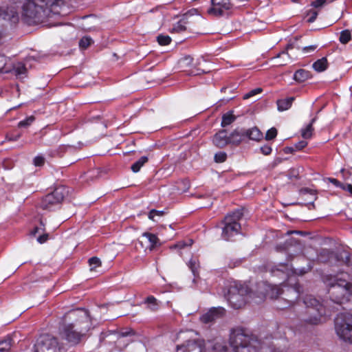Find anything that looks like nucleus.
Returning a JSON list of instances; mask_svg holds the SVG:
<instances>
[{
  "label": "nucleus",
  "instance_id": "f257e3e1",
  "mask_svg": "<svg viewBox=\"0 0 352 352\" xmlns=\"http://www.w3.org/2000/svg\"><path fill=\"white\" fill-rule=\"evenodd\" d=\"M323 282L328 287L329 301L326 300L324 303H320L311 295H307L303 299V304L307 309V313L312 315L304 320L311 324L320 322L322 316H329L335 309H338L336 306L350 300L352 296L351 278L346 272L326 275L323 277Z\"/></svg>",
  "mask_w": 352,
  "mask_h": 352
},
{
  "label": "nucleus",
  "instance_id": "f03ea898",
  "mask_svg": "<svg viewBox=\"0 0 352 352\" xmlns=\"http://www.w3.org/2000/svg\"><path fill=\"white\" fill-rule=\"evenodd\" d=\"M285 340L278 339L258 340L253 335H249L242 329H234L230 334V344L233 352H285ZM210 352H232L227 342L217 339L211 346Z\"/></svg>",
  "mask_w": 352,
  "mask_h": 352
},
{
  "label": "nucleus",
  "instance_id": "7ed1b4c3",
  "mask_svg": "<svg viewBox=\"0 0 352 352\" xmlns=\"http://www.w3.org/2000/svg\"><path fill=\"white\" fill-rule=\"evenodd\" d=\"M88 314L85 310H72L65 316L61 333L72 345L77 344L88 331Z\"/></svg>",
  "mask_w": 352,
  "mask_h": 352
},
{
  "label": "nucleus",
  "instance_id": "20e7f679",
  "mask_svg": "<svg viewBox=\"0 0 352 352\" xmlns=\"http://www.w3.org/2000/svg\"><path fill=\"white\" fill-rule=\"evenodd\" d=\"M22 20L28 25L39 23L44 17L54 14L51 6L40 0H22L21 1Z\"/></svg>",
  "mask_w": 352,
  "mask_h": 352
},
{
  "label": "nucleus",
  "instance_id": "39448f33",
  "mask_svg": "<svg viewBox=\"0 0 352 352\" xmlns=\"http://www.w3.org/2000/svg\"><path fill=\"white\" fill-rule=\"evenodd\" d=\"M227 300L235 309L241 308L251 298L254 301L255 292L250 291L248 285L234 283L230 285L226 296Z\"/></svg>",
  "mask_w": 352,
  "mask_h": 352
},
{
  "label": "nucleus",
  "instance_id": "423d86ee",
  "mask_svg": "<svg viewBox=\"0 0 352 352\" xmlns=\"http://www.w3.org/2000/svg\"><path fill=\"white\" fill-rule=\"evenodd\" d=\"M335 330L340 339L352 344V314L339 315L335 320Z\"/></svg>",
  "mask_w": 352,
  "mask_h": 352
},
{
  "label": "nucleus",
  "instance_id": "0eeeda50",
  "mask_svg": "<svg viewBox=\"0 0 352 352\" xmlns=\"http://www.w3.org/2000/svg\"><path fill=\"white\" fill-rule=\"evenodd\" d=\"M243 214V209H237L225 217L223 221L224 226L222 229V237L225 240H229L230 237L239 233L241 229L239 221Z\"/></svg>",
  "mask_w": 352,
  "mask_h": 352
},
{
  "label": "nucleus",
  "instance_id": "6e6552de",
  "mask_svg": "<svg viewBox=\"0 0 352 352\" xmlns=\"http://www.w3.org/2000/svg\"><path fill=\"white\" fill-rule=\"evenodd\" d=\"M34 352H64L56 338L45 334L41 336L34 346Z\"/></svg>",
  "mask_w": 352,
  "mask_h": 352
},
{
  "label": "nucleus",
  "instance_id": "1a4fd4ad",
  "mask_svg": "<svg viewBox=\"0 0 352 352\" xmlns=\"http://www.w3.org/2000/svg\"><path fill=\"white\" fill-rule=\"evenodd\" d=\"M256 287L255 303L261 302L266 296L272 299L276 298L281 294V289L278 285H270L264 281L258 283Z\"/></svg>",
  "mask_w": 352,
  "mask_h": 352
},
{
  "label": "nucleus",
  "instance_id": "9d476101",
  "mask_svg": "<svg viewBox=\"0 0 352 352\" xmlns=\"http://www.w3.org/2000/svg\"><path fill=\"white\" fill-rule=\"evenodd\" d=\"M66 190L64 187L56 188L52 193L47 195L41 202V207L43 209L51 210L54 206L59 204L66 195Z\"/></svg>",
  "mask_w": 352,
  "mask_h": 352
},
{
  "label": "nucleus",
  "instance_id": "9b49d317",
  "mask_svg": "<svg viewBox=\"0 0 352 352\" xmlns=\"http://www.w3.org/2000/svg\"><path fill=\"white\" fill-rule=\"evenodd\" d=\"M176 352H206L205 342L199 339L188 340L177 345Z\"/></svg>",
  "mask_w": 352,
  "mask_h": 352
},
{
  "label": "nucleus",
  "instance_id": "f8f14e48",
  "mask_svg": "<svg viewBox=\"0 0 352 352\" xmlns=\"http://www.w3.org/2000/svg\"><path fill=\"white\" fill-rule=\"evenodd\" d=\"M210 2L211 7L207 12L216 16H223L232 7L230 0H211Z\"/></svg>",
  "mask_w": 352,
  "mask_h": 352
},
{
  "label": "nucleus",
  "instance_id": "ddd939ff",
  "mask_svg": "<svg viewBox=\"0 0 352 352\" xmlns=\"http://www.w3.org/2000/svg\"><path fill=\"white\" fill-rule=\"evenodd\" d=\"M179 64L182 67H190L189 69L185 70L189 76H197L204 73V70L198 67L200 65V60L197 59L194 62V59L189 55L185 56L179 60Z\"/></svg>",
  "mask_w": 352,
  "mask_h": 352
},
{
  "label": "nucleus",
  "instance_id": "4468645a",
  "mask_svg": "<svg viewBox=\"0 0 352 352\" xmlns=\"http://www.w3.org/2000/svg\"><path fill=\"white\" fill-rule=\"evenodd\" d=\"M305 272L306 270L304 268L300 270L298 272H297V270L289 269L287 265L282 263H280L278 267H276L275 268H273L272 270V273L273 274V275L279 276L280 274H281L283 279L287 278L290 273L298 274L301 275L305 274Z\"/></svg>",
  "mask_w": 352,
  "mask_h": 352
},
{
  "label": "nucleus",
  "instance_id": "2eb2a0df",
  "mask_svg": "<svg viewBox=\"0 0 352 352\" xmlns=\"http://www.w3.org/2000/svg\"><path fill=\"white\" fill-rule=\"evenodd\" d=\"M224 314L225 309L223 307H213L207 313L203 314L200 317V320L202 322L207 324L221 318Z\"/></svg>",
  "mask_w": 352,
  "mask_h": 352
},
{
  "label": "nucleus",
  "instance_id": "dca6fc26",
  "mask_svg": "<svg viewBox=\"0 0 352 352\" xmlns=\"http://www.w3.org/2000/svg\"><path fill=\"white\" fill-rule=\"evenodd\" d=\"M245 140V129H236L230 135V144L239 145Z\"/></svg>",
  "mask_w": 352,
  "mask_h": 352
},
{
  "label": "nucleus",
  "instance_id": "f3484780",
  "mask_svg": "<svg viewBox=\"0 0 352 352\" xmlns=\"http://www.w3.org/2000/svg\"><path fill=\"white\" fill-rule=\"evenodd\" d=\"M213 143L218 147L223 148L230 144V135H227L226 130H221L217 133L213 138Z\"/></svg>",
  "mask_w": 352,
  "mask_h": 352
},
{
  "label": "nucleus",
  "instance_id": "a211bd4d",
  "mask_svg": "<svg viewBox=\"0 0 352 352\" xmlns=\"http://www.w3.org/2000/svg\"><path fill=\"white\" fill-rule=\"evenodd\" d=\"M142 237L145 238L148 241V245L146 247V249H148L150 251H152L156 247L161 245L160 239L153 233L145 232L142 233Z\"/></svg>",
  "mask_w": 352,
  "mask_h": 352
},
{
  "label": "nucleus",
  "instance_id": "6ab92c4d",
  "mask_svg": "<svg viewBox=\"0 0 352 352\" xmlns=\"http://www.w3.org/2000/svg\"><path fill=\"white\" fill-rule=\"evenodd\" d=\"M245 138L246 140L259 141L263 138V133L256 126L248 129H245Z\"/></svg>",
  "mask_w": 352,
  "mask_h": 352
},
{
  "label": "nucleus",
  "instance_id": "aec40b11",
  "mask_svg": "<svg viewBox=\"0 0 352 352\" xmlns=\"http://www.w3.org/2000/svg\"><path fill=\"white\" fill-rule=\"evenodd\" d=\"M41 2L45 3L47 6H51V10L53 11L54 14L60 13V7L63 5L65 0H40Z\"/></svg>",
  "mask_w": 352,
  "mask_h": 352
},
{
  "label": "nucleus",
  "instance_id": "412c9836",
  "mask_svg": "<svg viewBox=\"0 0 352 352\" xmlns=\"http://www.w3.org/2000/svg\"><path fill=\"white\" fill-rule=\"evenodd\" d=\"M294 100V97H289L284 99H280L277 101L278 110L279 111H283L289 109L293 101Z\"/></svg>",
  "mask_w": 352,
  "mask_h": 352
},
{
  "label": "nucleus",
  "instance_id": "4be33fe9",
  "mask_svg": "<svg viewBox=\"0 0 352 352\" xmlns=\"http://www.w3.org/2000/svg\"><path fill=\"white\" fill-rule=\"evenodd\" d=\"M313 68L318 72H322L327 69L328 61L327 58L322 57L313 63Z\"/></svg>",
  "mask_w": 352,
  "mask_h": 352
},
{
  "label": "nucleus",
  "instance_id": "5701e85b",
  "mask_svg": "<svg viewBox=\"0 0 352 352\" xmlns=\"http://www.w3.org/2000/svg\"><path fill=\"white\" fill-rule=\"evenodd\" d=\"M309 77V72L300 69L297 70L294 75V79L298 82H304Z\"/></svg>",
  "mask_w": 352,
  "mask_h": 352
},
{
  "label": "nucleus",
  "instance_id": "b1692460",
  "mask_svg": "<svg viewBox=\"0 0 352 352\" xmlns=\"http://www.w3.org/2000/svg\"><path fill=\"white\" fill-rule=\"evenodd\" d=\"M316 117L314 118L311 120V122L309 124H307L305 129H302L301 133L303 138L309 139L311 137L314 131L312 125L316 122Z\"/></svg>",
  "mask_w": 352,
  "mask_h": 352
},
{
  "label": "nucleus",
  "instance_id": "393cba45",
  "mask_svg": "<svg viewBox=\"0 0 352 352\" xmlns=\"http://www.w3.org/2000/svg\"><path fill=\"white\" fill-rule=\"evenodd\" d=\"M13 72L18 78H23L27 69L24 64L18 63L13 66Z\"/></svg>",
  "mask_w": 352,
  "mask_h": 352
},
{
  "label": "nucleus",
  "instance_id": "a878e982",
  "mask_svg": "<svg viewBox=\"0 0 352 352\" xmlns=\"http://www.w3.org/2000/svg\"><path fill=\"white\" fill-rule=\"evenodd\" d=\"M236 120V116L233 115L232 111H229L222 116L221 126L223 127L227 126L234 122Z\"/></svg>",
  "mask_w": 352,
  "mask_h": 352
},
{
  "label": "nucleus",
  "instance_id": "bb28decb",
  "mask_svg": "<svg viewBox=\"0 0 352 352\" xmlns=\"http://www.w3.org/2000/svg\"><path fill=\"white\" fill-rule=\"evenodd\" d=\"M148 161V157L146 156L141 157L138 161L134 162L131 165V170L133 173H138L140 171V168L146 163Z\"/></svg>",
  "mask_w": 352,
  "mask_h": 352
},
{
  "label": "nucleus",
  "instance_id": "cd10ccee",
  "mask_svg": "<svg viewBox=\"0 0 352 352\" xmlns=\"http://www.w3.org/2000/svg\"><path fill=\"white\" fill-rule=\"evenodd\" d=\"M186 23L187 22L186 21L185 17H184L174 25L172 32L179 33L185 31L186 29Z\"/></svg>",
  "mask_w": 352,
  "mask_h": 352
},
{
  "label": "nucleus",
  "instance_id": "c85d7f7f",
  "mask_svg": "<svg viewBox=\"0 0 352 352\" xmlns=\"http://www.w3.org/2000/svg\"><path fill=\"white\" fill-rule=\"evenodd\" d=\"M144 302L147 304L148 308L152 311H155L158 309L157 299L153 296L147 297Z\"/></svg>",
  "mask_w": 352,
  "mask_h": 352
},
{
  "label": "nucleus",
  "instance_id": "c756f323",
  "mask_svg": "<svg viewBox=\"0 0 352 352\" xmlns=\"http://www.w3.org/2000/svg\"><path fill=\"white\" fill-rule=\"evenodd\" d=\"M12 346V339L7 338L6 339L0 341V352H9Z\"/></svg>",
  "mask_w": 352,
  "mask_h": 352
},
{
  "label": "nucleus",
  "instance_id": "7c9ffc66",
  "mask_svg": "<svg viewBox=\"0 0 352 352\" xmlns=\"http://www.w3.org/2000/svg\"><path fill=\"white\" fill-rule=\"evenodd\" d=\"M188 266L192 271L194 276L195 277L197 274V269L199 267V264L196 258H191L188 263Z\"/></svg>",
  "mask_w": 352,
  "mask_h": 352
},
{
  "label": "nucleus",
  "instance_id": "2f4dec72",
  "mask_svg": "<svg viewBox=\"0 0 352 352\" xmlns=\"http://www.w3.org/2000/svg\"><path fill=\"white\" fill-rule=\"evenodd\" d=\"M351 38V32L349 30H343L340 33V41L343 43H347Z\"/></svg>",
  "mask_w": 352,
  "mask_h": 352
},
{
  "label": "nucleus",
  "instance_id": "473e14b6",
  "mask_svg": "<svg viewBox=\"0 0 352 352\" xmlns=\"http://www.w3.org/2000/svg\"><path fill=\"white\" fill-rule=\"evenodd\" d=\"M157 41L160 45H167L170 43L171 38L168 35L160 34L157 36Z\"/></svg>",
  "mask_w": 352,
  "mask_h": 352
},
{
  "label": "nucleus",
  "instance_id": "72a5a7b5",
  "mask_svg": "<svg viewBox=\"0 0 352 352\" xmlns=\"http://www.w3.org/2000/svg\"><path fill=\"white\" fill-rule=\"evenodd\" d=\"M92 43V39L89 36H84L79 41V46L82 49H86Z\"/></svg>",
  "mask_w": 352,
  "mask_h": 352
},
{
  "label": "nucleus",
  "instance_id": "f704fd0d",
  "mask_svg": "<svg viewBox=\"0 0 352 352\" xmlns=\"http://www.w3.org/2000/svg\"><path fill=\"white\" fill-rule=\"evenodd\" d=\"M192 243V239H188L187 242L179 241L177 244L170 247V249H179L182 250L187 246H190Z\"/></svg>",
  "mask_w": 352,
  "mask_h": 352
},
{
  "label": "nucleus",
  "instance_id": "c9c22d12",
  "mask_svg": "<svg viewBox=\"0 0 352 352\" xmlns=\"http://www.w3.org/2000/svg\"><path fill=\"white\" fill-rule=\"evenodd\" d=\"M7 58L3 55H0V73H8L10 70L6 67Z\"/></svg>",
  "mask_w": 352,
  "mask_h": 352
},
{
  "label": "nucleus",
  "instance_id": "e433bc0d",
  "mask_svg": "<svg viewBox=\"0 0 352 352\" xmlns=\"http://www.w3.org/2000/svg\"><path fill=\"white\" fill-rule=\"evenodd\" d=\"M318 13L316 10H310L307 12V22L308 23H313L315 21V20L317 18V16H318Z\"/></svg>",
  "mask_w": 352,
  "mask_h": 352
},
{
  "label": "nucleus",
  "instance_id": "4c0bfd02",
  "mask_svg": "<svg viewBox=\"0 0 352 352\" xmlns=\"http://www.w3.org/2000/svg\"><path fill=\"white\" fill-rule=\"evenodd\" d=\"M34 121V117L31 116L19 122V127H27Z\"/></svg>",
  "mask_w": 352,
  "mask_h": 352
},
{
  "label": "nucleus",
  "instance_id": "58836bf2",
  "mask_svg": "<svg viewBox=\"0 0 352 352\" xmlns=\"http://www.w3.org/2000/svg\"><path fill=\"white\" fill-rule=\"evenodd\" d=\"M89 263L91 267V270H94L101 264L100 259L97 257H91L89 258Z\"/></svg>",
  "mask_w": 352,
  "mask_h": 352
},
{
  "label": "nucleus",
  "instance_id": "ea45409f",
  "mask_svg": "<svg viewBox=\"0 0 352 352\" xmlns=\"http://www.w3.org/2000/svg\"><path fill=\"white\" fill-rule=\"evenodd\" d=\"M277 135V130L272 127L270 129H269L265 135V139L267 140H271L276 138Z\"/></svg>",
  "mask_w": 352,
  "mask_h": 352
},
{
  "label": "nucleus",
  "instance_id": "a19ab883",
  "mask_svg": "<svg viewBox=\"0 0 352 352\" xmlns=\"http://www.w3.org/2000/svg\"><path fill=\"white\" fill-rule=\"evenodd\" d=\"M164 211L162 210H151L149 213H148V218L153 221H155V217L158 216V217H162L163 216L164 214Z\"/></svg>",
  "mask_w": 352,
  "mask_h": 352
},
{
  "label": "nucleus",
  "instance_id": "79ce46f5",
  "mask_svg": "<svg viewBox=\"0 0 352 352\" xmlns=\"http://www.w3.org/2000/svg\"><path fill=\"white\" fill-rule=\"evenodd\" d=\"M227 155L224 152H219L215 154L214 161L217 163H221L226 161Z\"/></svg>",
  "mask_w": 352,
  "mask_h": 352
},
{
  "label": "nucleus",
  "instance_id": "37998d69",
  "mask_svg": "<svg viewBox=\"0 0 352 352\" xmlns=\"http://www.w3.org/2000/svg\"><path fill=\"white\" fill-rule=\"evenodd\" d=\"M261 91H262V89L261 88H256V89H252L250 91H249L248 93L245 94L243 96V98L248 99L253 96L260 94Z\"/></svg>",
  "mask_w": 352,
  "mask_h": 352
},
{
  "label": "nucleus",
  "instance_id": "c03bdc74",
  "mask_svg": "<svg viewBox=\"0 0 352 352\" xmlns=\"http://www.w3.org/2000/svg\"><path fill=\"white\" fill-rule=\"evenodd\" d=\"M45 163V158L42 155H37L34 159V164L36 166H43Z\"/></svg>",
  "mask_w": 352,
  "mask_h": 352
},
{
  "label": "nucleus",
  "instance_id": "a18cd8bd",
  "mask_svg": "<svg viewBox=\"0 0 352 352\" xmlns=\"http://www.w3.org/2000/svg\"><path fill=\"white\" fill-rule=\"evenodd\" d=\"M44 230V224L42 221H41V225L39 227H36L30 233L31 235L35 236L36 233L40 232H43Z\"/></svg>",
  "mask_w": 352,
  "mask_h": 352
},
{
  "label": "nucleus",
  "instance_id": "49530a36",
  "mask_svg": "<svg viewBox=\"0 0 352 352\" xmlns=\"http://www.w3.org/2000/svg\"><path fill=\"white\" fill-rule=\"evenodd\" d=\"M326 3V0H316L311 3V6L316 8H320Z\"/></svg>",
  "mask_w": 352,
  "mask_h": 352
},
{
  "label": "nucleus",
  "instance_id": "de8ad7c7",
  "mask_svg": "<svg viewBox=\"0 0 352 352\" xmlns=\"http://www.w3.org/2000/svg\"><path fill=\"white\" fill-rule=\"evenodd\" d=\"M261 151L262 152V153L267 155L271 153L272 148L270 146L265 145L261 147Z\"/></svg>",
  "mask_w": 352,
  "mask_h": 352
},
{
  "label": "nucleus",
  "instance_id": "09e8293b",
  "mask_svg": "<svg viewBox=\"0 0 352 352\" xmlns=\"http://www.w3.org/2000/svg\"><path fill=\"white\" fill-rule=\"evenodd\" d=\"M317 46L315 45H309L307 47H304L302 48V50L304 53H309L311 52H314L316 49Z\"/></svg>",
  "mask_w": 352,
  "mask_h": 352
},
{
  "label": "nucleus",
  "instance_id": "8fccbe9b",
  "mask_svg": "<svg viewBox=\"0 0 352 352\" xmlns=\"http://www.w3.org/2000/svg\"><path fill=\"white\" fill-rule=\"evenodd\" d=\"M307 142L306 141H304V140L300 141L299 142H298L297 144H295V149L300 151V150L302 149L303 148H305L307 146Z\"/></svg>",
  "mask_w": 352,
  "mask_h": 352
},
{
  "label": "nucleus",
  "instance_id": "3c124183",
  "mask_svg": "<svg viewBox=\"0 0 352 352\" xmlns=\"http://www.w3.org/2000/svg\"><path fill=\"white\" fill-rule=\"evenodd\" d=\"M47 239H48V234H43L40 235L37 238V241L39 243H43L47 241Z\"/></svg>",
  "mask_w": 352,
  "mask_h": 352
},
{
  "label": "nucleus",
  "instance_id": "603ef678",
  "mask_svg": "<svg viewBox=\"0 0 352 352\" xmlns=\"http://www.w3.org/2000/svg\"><path fill=\"white\" fill-rule=\"evenodd\" d=\"M287 291L289 292H294L296 294V297H298V295H299V293H300V286L299 285H296L294 288L288 289Z\"/></svg>",
  "mask_w": 352,
  "mask_h": 352
},
{
  "label": "nucleus",
  "instance_id": "864d4df0",
  "mask_svg": "<svg viewBox=\"0 0 352 352\" xmlns=\"http://www.w3.org/2000/svg\"><path fill=\"white\" fill-rule=\"evenodd\" d=\"M329 180L331 183H332L333 184H334L337 187H340V188H342V183H340L338 180H337L336 179H334V178H329Z\"/></svg>",
  "mask_w": 352,
  "mask_h": 352
},
{
  "label": "nucleus",
  "instance_id": "5fc2aeb1",
  "mask_svg": "<svg viewBox=\"0 0 352 352\" xmlns=\"http://www.w3.org/2000/svg\"><path fill=\"white\" fill-rule=\"evenodd\" d=\"M341 188L349 191L352 195V185L351 184H342V187Z\"/></svg>",
  "mask_w": 352,
  "mask_h": 352
},
{
  "label": "nucleus",
  "instance_id": "6e6d98bb",
  "mask_svg": "<svg viewBox=\"0 0 352 352\" xmlns=\"http://www.w3.org/2000/svg\"><path fill=\"white\" fill-rule=\"evenodd\" d=\"M287 306H278V307L279 309H285V308H287V307H292V306H294V302L292 301V300H289L287 302Z\"/></svg>",
  "mask_w": 352,
  "mask_h": 352
},
{
  "label": "nucleus",
  "instance_id": "4d7b16f0",
  "mask_svg": "<svg viewBox=\"0 0 352 352\" xmlns=\"http://www.w3.org/2000/svg\"><path fill=\"white\" fill-rule=\"evenodd\" d=\"M281 56H287V58H289V55L288 54L287 52H285V51H283L282 52H280V54H278L277 55L276 57H275L276 58H280Z\"/></svg>",
  "mask_w": 352,
  "mask_h": 352
},
{
  "label": "nucleus",
  "instance_id": "13d9d810",
  "mask_svg": "<svg viewBox=\"0 0 352 352\" xmlns=\"http://www.w3.org/2000/svg\"><path fill=\"white\" fill-rule=\"evenodd\" d=\"M130 334H131V331H128L121 332V333H120L121 338H120V340H121L122 338L127 337Z\"/></svg>",
  "mask_w": 352,
  "mask_h": 352
},
{
  "label": "nucleus",
  "instance_id": "bf43d9fd",
  "mask_svg": "<svg viewBox=\"0 0 352 352\" xmlns=\"http://www.w3.org/2000/svg\"><path fill=\"white\" fill-rule=\"evenodd\" d=\"M293 47H294V45H293V44H288V45H287V48H286V50H287V51H288L289 50H291V49H292Z\"/></svg>",
  "mask_w": 352,
  "mask_h": 352
},
{
  "label": "nucleus",
  "instance_id": "052dcab7",
  "mask_svg": "<svg viewBox=\"0 0 352 352\" xmlns=\"http://www.w3.org/2000/svg\"><path fill=\"white\" fill-rule=\"evenodd\" d=\"M287 149L288 150V151H287V153H289V152L292 153L294 151V148L292 147L287 148Z\"/></svg>",
  "mask_w": 352,
  "mask_h": 352
},
{
  "label": "nucleus",
  "instance_id": "680f3d73",
  "mask_svg": "<svg viewBox=\"0 0 352 352\" xmlns=\"http://www.w3.org/2000/svg\"><path fill=\"white\" fill-rule=\"evenodd\" d=\"M290 233L301 234V232H300V231H292V232H288V234H290Z\"/></svg>",
  "mask_w": 352,
  "mask_h": 352
},
{
  "label": "nucleus",
  "instance_id": "e2e57ef3",
  "mask_svg": "<svg viewBox=\"0 0 352 352\" xmlns=\"http://www.w3.org/2000/svg\"><path fill=\"white\" fill-rule=\"evenodd\" d=\"M19 135H17V136L14 137V138H13L12 140H17L19 139Z\"/></svg>",
  "mask_w": 352,
  "mask_h": 352
},
{
  "label": "nucleus",
  "instance_id": "0e129e2a",
  "mask_svg": "<svg viewBox=\"0 0 352 352\" xmlns=\"http://www.w3.org/2000/svg\"><path fill=\"white\" fill-rule=\"evenodd\" d=\"M226 89H227V88H226V87H223V88H221V91H224Z\"/></svg>",
  "mask_w": 352,
  "mask_h": 352
},
{
  "label": "nucleus",
  "instance_id": "69168bd1",
  "mask_svg": "<svg viewBox=\"0 0 352 352\" xmlns=\"http://www.w3.org/2000/svg\"><path fill=\"white\" fill-rule=\"evenodd\" d=\"M139 243L143 247V241H140Z\"/></svg>",
  "mask_w": 352,
  "mask_h": 352
},
{
  "label": "nucleus",
  "instance_id": "338daca9",
  "mask_svg": "<svg viewBox=\"0 0 352 352\" xmlns=\"http://www.w3.org/2000/svg\"><path fill=\"white\" fill-rule=\"evenodd\" d=\"M285 63H279V65H285Z\"/></svg>",
  "mask_w": 352,
  "mask_h": 352
},
{
  "label": "nucleus",
  "instance_id": "774afa93",
  "mask_svg": "<svg viewBox=\"0 0 352 352\" xmlns=\"http://www.w3.org/2000/svg\"><path fill=\"white\" fill-rule=\"evenodd\" d=\"M232 98H233V97L230 98L229 99H227L226 100H227V101H229L230 100H232Z\"/></svg>",
  "mask_w": 352,
  "mask_h": 352
}]
</instances>
